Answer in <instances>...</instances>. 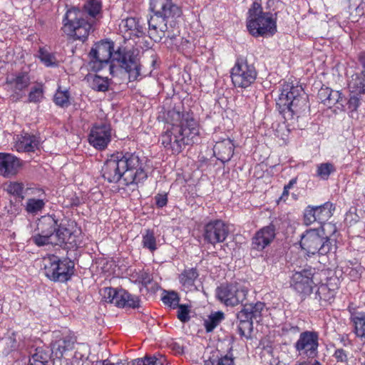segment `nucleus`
Masks as SVG:
<instances>
[{"instance_id":"nucleus-15","label":"nucleus","mask_w":365,"mask_h":365,"mask_svg":"<svg viewBox=\"0 0 365 365\" xmlns=\"http://www.w3.org/2000/svg\"><path fill=\"white\" fill-rule=\"evenodd\" d=\"M112 130L110 124L103 123L95 124L88 135L89 143L96 149L103 150L111 140Z\"/></svg>"},{"instance_id":"nucleus-61","label":"nucleus","mask_w":365,"mask_h":365,"mask_svg":"<svg viewBox=\"0 0 365 365\" xmlns=\"http://www.w3.org/2000/svg\"><path fill=\"white\" fill-rule=\"evenodd\" d=\"M289 189H287L286 187H284V190H283L282 195L281 196V199H284L285 197H287L289 195Z\"/></svg>"},{"instance_id":"nucleus-17","label":"nucleus","mask_w":365,"mask_h":365,"mask_svg":"<svg viewBox=\"0 0 365 365\" xmlns=\"http://www.w3.org/2000/svg\"><path fill=\"white\" fill-rule=\"evenodd\" d=\"M6 86L12 92L11 97L17 101L24 96V91L30 83V78L26 73H11L6 76Z\"/></svg>"},{"instance_id":"nucleus-5","label":"nucleus","mask_w":365,"mask_h":365,"mask_svg":"<svg viewBox=\"0 0 365 365\" xmlns=\"http://www.w3.org/2000/svg\"><path fill=\"white\" fill-rule=\"evenodd\" d=\"M277 15L264 11L260 3L254 1L248 9L246 27L253 37H269L277 32Z\"/></svg>"},{"instance_id":"nucleus-47","label":"nucleus","mask_w":365,"mask_h":365,"mask_svg":"<svg viewBox=\"0 0 365 365\" xmlns=\"http://www.w3.org/2000/svg\"><path fill=\"white\" fill-rule=\"evenodd\" d=\"M71 231V230L70 229L61 226L58 227V228L56 227L54 240H56V243H55V245H63L66 240V238H68V235H70Z\"/></svg>"},{"instance_id":"nucleus-40","label":"nucleus","mask_w":365,"mask_h":365,"mask_svg":"<svg viewBox=\"0 0 365 365\" xmlns=\"http://www.w3.org/2000/svg\"><path fill=\"white\" fill-rule=\"evenodd\" d=\"M83 9L90 16L98 19L101 16L102 3L100 0H88Z\"/></svg>"},{"instance_id":"nucleus-3","label":"nucleus","mask_w":365,"mask_h":365,"mask_svg":"<svg viewBox=\"0 0 365 365\" xmlns=\"http://www.w3.org/2000/svg\"><path fill=\"white\" fill-rule=\"evenodd\" d=\"M101 173L109 182L122 180L125 185L138 184L148 178L143 161L135 153H130L112 155L104 163Z\"/></svg>"},{"instance_id":"nucleus-20","label":"nucleus","mask_w":365,"mask_h":365,"mask_svg":"<svg viewBox=\"0 0 365 365\" xmlns=\"http://www.w3.org/2000/svg\"><path fill=\"white\" fill-rule=\"evenodd\" d=\"M214 154L222 163L228 162L234 153V144L232 141L226 138L217 142L213 148Z\"/></svg>"},{"instance_id":"nucleus-39","label":"nucleus","mask_w":365,"mask_h":365,"mask_svg":"<svg viewBox=\"0 0 365 365\" xmlns=\"http://www.w3.org/2000/svg\"><path fill=\"white\" fill-rule=\"evenodd\" d=\"M335 171L336 168L332 163H319L317 165L316 175L321 180H327Z\"/></svg>"},{"instance_id":"nucleus-56","label":"nucleus","mask_w":365,"mask_h":365,"mask_svg":"<svg viewBox=\"0 0 365 365\" xmlns=\"http://www.w3.org/2000/svg\"><path fill=\"white\" fill-rule=\"evenodd\" d=\"M361 267H360L351 269L349 273L351 279L352 280H356V279L359 278L361 275Z\"/></svg>"},{"instance_id":"nucleus-53","label":"nucleus","mask_w":365,"mask_h":365,"mask_svg":"<svg viewBox=\"0 0 365 365\" xmlns=\"http://www.w3.org/2000/svg\"><path fill=\"white\" fill-rule=\"evenodd\" d=\"M361 95H357L350 93V98L348 101V108L350 111H356L360 105Z\"/></svg>"},{"instance_id":"nucleus-24","label":"nucleus","mask_w":365,"mask_h":365,"mask_svg":"<svg viewBox=\"0 0 365 365\" xmlns=\"http://www.w3.org/2000/svg\"><path fill=\"white\" fill-rule=\"evenodd\" d=\"M264 307V304L262 302H257L254 304H244L243 309L238 313L237 318L242 319H250L253 321V319H257L258 317L261 316V312Z\"/></svg>"},{"instance_id":"nucleus-42","label":"nucleus","mask_w":365,"mask_h":365,"mask_svg":"<svg viewBox=\"0 0 365 365\" xmlns=\"http://www.w3.org/2000/svg\"><path fill=\"white\" fill-rule=\"evenodd\" d=\"M29 359H34L35 361L52 363L51 361L50 349L47 347H37L34 353L31 354Z\"/></svg>"},{"instance_id":"nucleus-16","label":"nucleus","mask_w":365,"mask_h":365,"mask_svg":"<svg viewBox=\"0 0 365 365\" xmlns=\"http://www.w3.org/2000/svg\"><path fill=\"white\" fill-rule=\"evenodd\" d=\"M314 270L312 268L304 269L301 272H296L292 274L291 286L300 294L309 295L313 290Z\"/></svg>"},{"instance_id":"nucleus-32","label":"nucleus","mask_w":365,"mask_h":365,"mask_svg":"<svg viewBox=\"0 0 365 365\" xmlns=\"http://www.w3.org/2000/svg\"><path fill=\"white\" fill-rule=\"evenodd\" d=\"M314 210L317 221L322 224L327 221L332 216L334 206L331 202H326L322 205L314 206Z\"/></svg>"},{"instance_id":"nucleus-30","label":"nucleus","mask_w":365,"mask_h":365,"mask_svg":"<svg viewBox=\"0 0 365 365\" xmlns=\"http://www.w3.org/2000/svg\"><path fill=\"white\" fill-rule=\"evenodd\" d=\"M131 365H167L165 356L158 354L153 356L146 355L143 358H138L132 360Z\"/></svg>"},{"instance_id":"nucleus-21","label":"nucleus","mask_w":365,"mask_h":365,"mask_svg":"<svg viewBox=\"0 0 365 365\" xmlns=\"http://www.w3.org/2000/svg\"><path fill=\"white\" fill-rule=\"evenodd\" d=\"M38 145V140L34 135L25 134L15 138L14 147L18 152H34Z\"/></svg>"},{"instance_id":"nucleus-14","label":"nucleus","mask_w":365,"mask_h":365,"mask_svg":"<svg viewBox=\"0 0 365 365\" xmlns=\"http://www.w3.org/2000/svg\"><path fill=\"white\" fill-rule=\"evenodd\" d=\"M319 334L314 331H305L299 334L294 348L299 355L313 359L318 355Z\"/></svg>"},{"instance_id":"nucleus-6","label":"nucleus","mask_w":365,"mask_h":365,"mask_svg":"<svg viewBox=\"0 0 365 365\" xmlns=\"http://www.w3.org/2000/svg\"><path fill=\"white\" fill-rule=\"evenodd\" d=\"M92 27L93 23L83 17L80 11L76 9H68L63 19V33L75 40L85 41Z\"/></svg>"},{"instance_id":"nucleus-49","label":"nucleus","mask_w":365,"mask_h":365,"mask_svg":"<svg viewBox=\"0 0 365 365\" xmlns=\"http://www.w3.org/2000/svg\"><path fill=\"white\" fill-rule=\"evenodd\" d=\"M23 190L24 185L17 182H10L6 187V191L9 194L21 199L24 198Z\"/></svg>"},{"instance_id":"nucleus-25","label":"nucleus","mask_w":365,"mask_h":365,"mask_svg":"<svg viewBox=\"0 0 365 365\" xmlns=\"http://www.w3.org/2000/svg\"><path fill=\"white\" fill-rule=\"evenodd\" d=\"M350 321L355 336L361 339H365V312H356L351 314Z\"/></svg>"},{"instance_id":"nucleus-52","label":"nucleus","mask_w":365,"mask_h":365,"mask_svg":"<svg viewBox=\"0 0 365 365\" xmlns=\"http://www.w3.org/2000/svg\"><path fill=\"white\" fill-rule=\"evenodd\" d=\"M304 220L305 224L310 225L317 221L314 206L309 205L304 210Z\"/></svg>"},{"instance_id":"nucleus-7","label":"nucleus","mask_w":365,"mask_h":365,"mask_svg":"<svg viewBox=\"0 0 365 365\" xmlns=\"http://www.w3.org/2000/svg\"><path fill=\"white\" fill-rule=\"evenodd\" d=\"M322 229L307 230L301 237L300 246L308 256L327 255L332 250V242Z\"/></svg>"},{"instance_id":"nucleus-55","label":"nucleus","mask_w":365,"mask_h":365,"mask_svg":"<svg viewBox=\"0 0 365 365\" xmlns=\"http://www.w3.org/2000/svg\"><path fill=\"white\" fill-rule=\"evenodd\" d=\"M334 356L337 361L346 362L348 360L346 352L343 349H336L334 354Z\"/></svg>"},{"instance_id":"nucleus-38","label":"nucleus","mask_w":365,"mask_h":365,"mask_svg":"<svg viewBox=\"0 0 365 365\" xmlns=\"http://www.w3.org/2000/svg\"><path fill=\"white\" fill-rule=\"evenodd\" d=\"M142 245L151 252L158 249V244L154 231L150 229L145 230L142 235Z\"/></svg>"},{"instance_id":"nucleus-54","label":"nucleus","mask_w":365,"mask_h":365,"mask_svg":"<svg viewBox=\"0 0 365 365\" xmlns=\"http://www.w3.org/2000/svg\"><path fill=\"white\" fill-rule=\"evenodd\" d=\"M154 198L155 205L158 208L166 206L168 203V195L166 193H158Z\"/></svg>"},{"instance_id":"nucleus-11","label":"nucleus","mask_w":365,"mask_h":365,"mask_svg":"<svg viewBox=\"0 0 365 365\" xmlns=\"http://www.w3.org/2000/svg\"><path fill=\"white\" fill-rule=\"evenodd\" d=\"M231 79L235 87L246 88L256 80L257 71L253 66L243 58H237L231 69Z\"/></svg>"},{"instance_id":"nucleus-19","label":"nucleus","mask_w":365,"mask_h":365,"mask_svg":"<svg viewBox=\"0 0 365 365\" xmlns=\"http://www.w3.org/2000/svg\"><path fill=\"white\" fill-rule=\"evenodd\" d=\"M21 167V160L16 156L0 153V174L6 178H10L18 173Z\"/></svg>"},{"instance_id":"nucleus-2","label":"nucleus","mask_w":365,"mask_h":365,"mask_svg":"<svg viewBox=\"0 0 365 365\" xmlns=\"http://www.w3.org/2000/svg\"><path fill=\"white\" fill-rule=\"evenodd\" d=\"M199 134V123L192 113L173 109L168 113V127L161 135L160 141L167 150L178 155L186 145L193 143Z\"/></svg>"},{"instance_id":"nucleus-10","label":"nucleus","mask_w":365,"mask_h":365,"mask_svg":"<svg viewBox=\"0 0 365 365\" xmlns=\"http://www.w3.org/2000/svg\"><path fill=\"white\" fill-rule=\"evenodd\" d=\"M303 96L304 91L301 86L287 82L282 85L279 101L289 111L294 113L306 104Z\"/></svg>"},{"instance_id":"nucleus-22","label":"nucleus","mask_w":365,"mask_h":365,"mask_svg":"<svg viewBox=\"0 0 365 365\" xmlns=\"http://www.w3.org/2000/svg\"><path fill=\"white\" fill-rule=\"evenodd\" d=\"M76 341V339L72 336H65L58 340H56L51 344V351L52 354L56 358H61L66 351L71 350L73 349V344Z\"/></svg>"},{"instance_id":"nucleus-18","label":"nucleus","mask_w":365,"mask_h":365,"mask_svg":"<svg viewBox=\"0 0 365 365\" xmlns=\"http://www.w3.org/2000/svg\"><path fill=\"white\" fill-rule=\"evenodd\" d=\"M275 237V227L273 225L265 226L258 230L252 239V248L262 251L269 246Z\"/></svg>"},{"instance_id":"nucleus-29","label":"nucleus","mask_w":365,"mask_h":365,"mask_svg":"<svg viewBox=\"0 0 365 365\" xmlns=\"http://www.w3.org/2000/svg\"><path fill=\"white\" fill-rule=\"evenodd\" d=\"M122 26L126 32H128L130 37L140 36L144 34V28L139 23L136 18L130 17L122 21Z\"/></svg>"},{"instance_id":"nucleus-31","label":"nucleus","mask_w":365,"mask_h":365,"mask_svg":"<svg viewBox=\"0 0 365 365\" xmlns=\"http://www.w3.org/2000/svg\"><path fill=\"white\" fill-rule=\"evenodd\" d=\"M225 319V314L221 311L212 312L203 319V326L207 332L212 331Z\"/></svg>"},{"instance_id":"nucleus-1","label":"nucleus","mask_w":365,"mask_h":365,"mask_svg":"<svg viewBox=\"0 0 365 365\" xmlns=\"http://www.w3.org/2000/svg\"><path fill=\"white\" fill-rule=\"evenodd\" d=\"M89 57L88 65L93 71L98 72L108 66L110 74L114 76L123 68L128 74L130 81L140 78L141 65L137 55L120 47L114 51V43L111 41L103 40L96 43Z\"/></svg>"},{"instance_id":"nucleus-12","label":"nucleus","mask_w":365,"mask_h":365,"mask_svg":"<svg viewBox=\"0 0 365 365\" xmlns=\"http://www.w3.org/2000/svg\"><path fill=\"white\" fill-rule=\"evenodd\" d=\"M103 301L113 304L118 307L137 308L140 300L138 297L132 295L123 289L105 287L101 292Z\"/></svg>"},{"instance_id":"nucleus-62","label":"nucleus","mask_w":365,"mask_h":365,"mask_svg":"<svg viewBox=\"0 0 365 365\" xmlns=\"http://www.w3.org/2000/svg\"><path fill=\"white\" fill-rule=\"evenodd\" d=\"M101 365H119L120 363L118 362L116 364L111 363L108 360H104L101 363Z\"/></svg>"},{"instance_id":"nucleus-33","label":"nucleus","mask_w":365,"mask_h":365,"mask_svg":"<svg viewBox=\"0 0 365 365\" xmlns=\"http://www.w3.org/2000/svg\"><path fill=\"white\" fill-rule=\"evenodd\" d=\"M336 294L334 289H331L327 284H322L318 287L317 295L318 296L321 305L326 306L331 304Z\"/></svg>"},{"instance_id":"nucleus-35","label":"nucleus","mask_w":365,"mask_h":365,"mask_svg":"<svg viewBox=\"0 0 365 365\" xmlns=\"http://www.w3.org/2000/svg\"><path fill=\"white\" fill-rule=\"evenodd\" d=\"M71 95L67 89L62 90L61 86H58L53 96L54 103L61 108H68L71 105L70 102Z\"/></svg>"},{"instance_id":"nucleus-57","label":"nucleus","mask_w":365,"mask_h":365,"mask_svg":"<svg viewBox=\"0 0 365 365\" xmlns=\"http://www.w3.org/2000/svg\"><path fill=\"white\" fill-rule=\"evenodd\" d=\"M296 365H322V364L319 361L314 360L313 362H311V361L297 362L296 364Z\"/></svg>"},{"instance_id":"nucleus-48","label":"nucleus","mask_w":365,"mask_h":365,"mask_svg":"<svg viewBox=\"0 0 365 365\" xmlns=\"http://www.w3.org/2000/svg\"><path fill=\"white\" fill-rule=\"evenodd\" d=\"M31 240L38 247L49 244L55 245V243H56V240L53 239L51 236H44L36 234L32 235Z\"/></svg>"},{"instance_id":"nucleus-26","label":"nucleus","mask_w":365,"mask_h":365,"mask_svg":"<svg viewBox=\"0 0 365 365\" xmlns=\"http://www.w3.org/2000/svg\"><path fill=\"white\" fill-rule=\"evenodd\" d=\"M56 226L57 223L53 219L49 217H43L38 222L37 229L34 234L44 236H51L52 238L54 239V234Z\"/></svg>"},{"instance_id":"nucleus-50","label":"nucleus","mask_w":365,"mask_h":365,"mask_svg":"<svg viewBox=\"0 0 365 365\" xmlns=\"http://www.w3.org/2000/svg\"><path fill=\"white\" fill-rule=\"evenodd\" d=\"M43 98V90L41 86H34L29 93V101L31 103H39Z\"/></svg>"},{"instance_id":"nucleus-4","label":"nucleus","mask_w":365,"mask_h":365,"mask_svg":"<svg viewBox=\"0 0 365 365\" xmlns=\"http://www.w3.org/2000/svg\"><path fill=\"white\" fill-rule=\"evenodd\" d=\"M150 9L154 14L148 20V35L155 42L163 37L174 38L179 31L175 18L180 16V9L173 0H150Z\"/></svg>"},{"instance_id":"nucleus-36","label":"nucleus","mask_w":365,"mask_h":365,"mask_svg":"<svg viewBox=\"0 0 365 365\" xmlns=\"http://www.w3.org/2000/svg\"><path fill=\"white\" fill-rule=\"evenodd\" d=\"M38 58L46 67H57L59 65V61L57 59L56 54L45 48L39 49Z\"/></svg>"},{"instance_id":"nucleus-46","label":"nucleus","mask_w":365,"mask_h":365,"mask_svg":"<svg viewBox=\"0 0 365 365\" xmlns=\"http://www.w3.org/2000/svg\"><path fill=\"white\" fill-rule=\"evenodd\" d=\"M238 331L241 336L248 337L252 329V321L250 319H239Z\"/></svg>"},{"instance_id":"nucleus-43","label":"nucleus","mask_w":365,"mask_h":365,"mask_svg":"<svg viewBox=\"0 0 365 365\" xmlns=\"http://www.w3.org/2000/svg\"><path fill=\"white\" fill-rule=\"evenodd\" d=\"M45 204L43 200L29 198L26 201L25 210L29 214L36 215L38 212L41 211Z\"/></svg>"},{"instance_id":"nucleus-51","label":"nucleus","mask_w":365,"mask_h":365,"mask_svg":"<svg viewBox=\"0 0 365 365\" xmlns=\"http://www.w3.org/2000/svg\"><path fill=\"white\" fill-rule=\"evenodd\" d=\"M177 317L181 322H187L190 320V306L187 304H178L177 307Z\"/></svg>"},{"instance_id":"nucleus-28","label":"nucleus","mask_w":365,"mask_h":365,"mask_svg":"<svg viewBox=\"0 0 365 365\" xmlns=\"http://www.w3.org/2000/svg\"><path fill=\"white\" fill-rule=\"evenodd\" d=\"M198 277L195 269H185L179 277L180 282L185 292L195 289V282Z\"/></svg>"},{"instance_id":"nucleus-37","label":"nucleus","mask_w":365,"mask_h":365,"mask_svg":"<svg viewBox=\"0 0 365 365\" xmlns=\"http://www.w3.org/2000/svg\"><path fill=\"white\" fill-rule=\"evenodd\" d=\"M83 235L80 229L71 230L63 245L68 249H77L83 245Z\"/></svg>"},{"instance_id":"nucleus-58","label":"nucleus","mask_w":365,"mask_h":365,"mask_svg":"<svg viewBox=\"0 0 365 365\" xmlns=\"http://www.w3.org/2000/svg\"><path fill=\"white\" fill-rule=\"evenodd\" d=\"M359 61L362 65L365 71V52H361L359 55Z\"/></svg>"},{"instance_id":"nucleus-27","label":"nucleus","mask_w":365,"mask_h":365,"mask_svg":"<svg viewBox=\"0 0 365 365\" xmlns=\"http://www.w3.org/2000/svg\"><path fill=\"white\" fill-rule=\"evenodd\" d=\"M365 71L361 73L351 76L348 87L351 93L362 95L365 93Z\"/></svg>"},{"instance_id":"nucleus-13","label":"nucleus","mask_w":365,"mask_h":365,"mask_svg":"<svg viewBox=\"0 0 365 365\" xmlns=\"http://www.w3.org/2000/svg\"><path fill=\"white\" fill-rule=\"evenodd\" d=\"M229 235V228L221 220H212L206 222L202 229V237L206 243L215 245L225 241Z\"/></svg>"},{"instance_id":"nucleus-45","label":"nucleus","mask_w":365,"mask_h":365,"mask_svg":"<svg viewBox=\"0 0 365 365\" xmlns=\"http://www.w3.org/2000/svg\"><path fill=\"white\" fill-rule=\"evenodd\" d=\"M131 277L135 283L141 284L144 287H147L153 280L152 275L143 269L133 272Z\"/></svg>"},{"instance_id":"nucleus-9","label":"nucleus","mask_w":365,"mask_h":365,"mask_svg":"<svg viewBox=\"0 0 365 365\" xmlns=\"http://www.w3.org/2000/svg\"><path fill=\"white\" fill-rule=\"evenodd\" d=\"M250 285L247 282H235L227 285H222L217 289L218 299L226 306L235 307L244 304Z\"/></svg>"},{"instance_id":"nucleus-34","label":"nucleus","mask_w":365,"mask_h":365,"mask_svg":"<svg viewBox=\"0 0 365 365\" xmlns=\"http://www.w3.org/2000/svg\"><path fill=\"white\" fill-rule=\"evenodd\" d=\"M324 93L327 97L325 99H323L322 101L324 104H327L329 106L334 105L336 103L340 104L342 107H344V98L341 92L338 91H332L329 88H326L322 91L321 95Z\"/></svg>"},{"instance_id":"nucleus-60","label":"nucleus","mask_w":365,"mask_h":365,"mask_svg":"<svg viewBox=\"0 0 365 365\" xmlns=\"http://www.w3.org/2000/svg\"><path fill=\"white\" fill-rule=\"evenodd\" d=\"M297 183V178H293L292 180H289V183L286 185H284V187H287V189H289L292 188L293 187L294 185H295Z\"/></svg>"},{"instance_id":"nucleus-44","label":"nucleus","mask_w":365,"mask_h":365,"mask_svg":"<svg viewBox=\"0 0 365 365\" xmlns=\"http://www.w3.org/2000/svg\"><path fill=\"white\" fill-rule=\"evenodd\" d=\"M162 301L171 309H176L179 304L180 297L175 291H164Z\"/></svg>"},{"instance_id":"nucleus-23","label":"nucleus","mask_w":365,"mask_h":365,"mask_svg":"<svg viewBox=\"0 0 365 365\" xmlns=\"http://www.w3.org/2000/svg\"><path fill=\"white\" fill-rule=\"evenodd\" d=\"M205 365H234V357L230 352L222 354L219 350H212L205 356Z\"/></svg>"},{"instance_id":"nucleus-8","label":"nucleus","mask_w":365,"mask_h":365,"mask_svg":"<svg viewBox=\"0 0 365 365\" xmlns=\"http://www.w3.org/2000/svg\"><path fill=\"white\" fill-rule=\"evenodd\" d=\"M45 275L55 282H66L73 272V262L68 259H60L56 255H48L42 260Z\"/></svg>"},{"instance_id":"nucleus-41","label":"nucleus","mask_w":365,"mask_h":365,"mask_svg":"<svg viewBox=\"0 0 365 365\" xmlns=\"http://www.w3.org/2000/svg\"><path fill=\"white\" fill-rule=\"evenodd\" d=\"M88 81L91 88L95 91L105 92L108 89L109 83L107 77L95 75L89 78Z\"/></svg>"},{"instance_id":"nucleus-59","label":"nucleus","mask_w":365,"mask_h":365,"mask_svg":"<svg viewBox=\"0 0 365 365\" xmlns=\"http://www.w3.org/2000/svg\"><path fill=\"white\" fill-rule=\"evenodd\" d=\"M29 365H52V363H44L43 361H35L34 359H29Z\"/></svg>"}]
</instances>
